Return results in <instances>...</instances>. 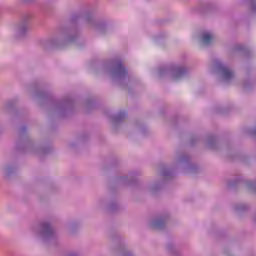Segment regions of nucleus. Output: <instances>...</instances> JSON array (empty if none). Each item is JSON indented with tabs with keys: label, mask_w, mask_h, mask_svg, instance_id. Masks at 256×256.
I'll return each mask as SVG.
<instances>
[{
	"label": "nucleus",
	"mask_w": 256,
	"mask_h": 256,
	"mask_svg": "<svg viewBox=\"0 0 256 256\" xmlns=\"http://www.w3.org/2000/svg\"><path fill=\"white\" fill-rule=\"evenodd\" d=\"M218 72L224 83H230V81H233V79L235 78V73H233V70H231V68H229L228 66H218Z\"/></svg>",
	"instance_id": "obj_2"
},
{
	"label": "nucleus",
	"mask_w": 256,
	"mask_h": 256,
	"mask_svg": "<svg viewBox=\"0 0 256 256\" xmlns=\"http://www.w3.org/2000/svg\"><path fill=\"white\" fill-rule=\"evenodd\" d=\"M213 41H215V36L209 31L203 32L200 35V43H202V45H211Z\"/></svg>",
	"instance_id": "obj_4"
},
{
	"label": "nucleus",
	"mask_w": 256,
	"mask_h": 256,
	"mask_svg": "<svg viewBox=\"0 0 256 256\" xmlns=\"http://www.w3.org/2000/svg\"><path fill=\"white\" fill-rule=\"evenodd\" d=\"M159 225H161V222H155V223L153 224V226L156 227V228H158Z\"/></svg>",
	"instance_id": "obj_7"
},
{
	"label": "nucleus",
	"mask_w": 256,
	"mask_h": 256,
	"mask_svg": "<svg viewBox=\"0 0 256 256\" xmlns=\"http://www.w3.org/2000/svg\"><path fill=\"white\" fill-rule=\"evenodd\" d=\"M27 31H29V23L27 22H22L20 25H18V27L15 30V35L16 37H23V35H25V33H27Z\"/></svg>",
	"instance_id": "obj_5"
},
{
	"label": "nucleus",
	"mask_w": 256,
	"mask_h": 256,
	"mask_svg": "<svg viewBox=\"0 0 256 256\" xmlns=\"http://www.w3.org/2000/svg\"><path fill=\"white\" fill-rule=\"evenodd\" d=\"M166 75L171 81H179L185 75V68L174 67L166 70Z\"/></svg>",
	"instance_id": "obj_3"
},
{
	"label": "nucleus",
	"mask_w": 256,
	"mask_h": 256,
	"mask_svg": "<svg viewBox=\"0 0 256 256\" xmlns=\"http://www.w3.org/2000/svg\"><path fill=\"white\" fill-rule=\"evenodd\" d=\"M94 27L98 33H103V31H105V24L103 23H96Z\"/></svg>",
	"instance_id": "obj_6"
},
{
	"label": "nucleus",
	"mask_w": 256,
	"mask_h": 256,
	"mask_svg": "<svg viewBox=\"0 0 256 256\" xmlns=\"http://www.w3.org/2000/svg\"><path fill=\"white\" fill-rule=\"evenodd\" d=\"M112 77L118 83H123V81H127V69L121 63H114L112 70Z\"/></svg>",
	"instance_id": "obj_1"
}]
</instances>
